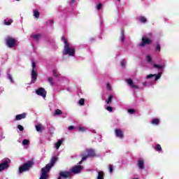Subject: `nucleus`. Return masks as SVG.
Listing matches in <instances>:
<instances>
[{
	"mask_svg": "<svg viewBox=\"0 0 179 179\" xmlns=\"http://www.w3.org/2000/svg\"><path fill=\"white\" fill-rule=\"evenodd\" d=\"M78 130L80 131V132H85L86 131V127H79Z\"/></svg>",
	"mask_w": 179,
	"mask_h": 179,
	"instance_id": "nucleus-41",
	"label": "nucleus"
},
{
	"mask_svg": "<svg viewBox=\"0 0 179 179\" xmlns=\"http://www.w3.org/2000/svg\"><path fill=\"white\" fill-rule=\"evenodd\" d=\"M153 66H154V68H157V69H162V68H164V66H166L154 64Z\"/></svg>",
	"mask_w": 179,
	"mask_h": 179,
	"instance_id": "nucleus-25",
	"label": "nucleus"
},
{
	"mask_svg": "<svg viewBox=\"0 0 179 179\" xmlns=\"http://www.w3.org/2000/svg\"><path fill=\"white\" fill-rule=\"evenodd\" d=\"M80 157H82V162H85V160L89 157L88 155H85L83 154H80Z\"/></svg>",
	"mask_w": 179,
	"mask_h": 179,
	"instance_id": "nucleus-34",
	"label": "nucleus"
},
{
	"mask_svg": "<svg viewBox=\"0 0 179 179\" xmlns=\"http://www.w3.org/2000/svg\"><path fill=\"white\" fill-rule=\"evenodd\" d=\"M52 73L53 76H55V78H58V72L57 71V70H53Z\"/></svg>",
	"mask_w": 179,
	"mask_h": 179,
	"instance_id": "nucleus-39",
	"label": "nucleus"
},
{
	"mask_svg": "<svg viewBox=\"0 0 179 179\" xmlns=\"http://www.w3.org/2000/svg\"><path fill=\"white\" fill-rule=\"evenodd\" d=\"M127 85H130L133 89H139V86L134 85V81L131 78L126 80Z\"/></svg>",
	"mask_w": 179,
	"mask_h": 179,
	"instance_id": "nucleus-14",
	"label": "nucleus"
},
{
	"mask_svg": "<svg viewBox=\"0 0 179 179\" xmlns=\"http://www.w3.org/2000/svg\"><path fill=\"white\" fill-rule=\"evenodd\" d=\"M138 165L139 169H141V170H143V169H145V162H143V159L142 158L138 159Z\"/></svg>",
	"mask_w": 179,
	"mask_h": 179,
	"instance_id": "nucleus-16",
	"label": "nucleus"
},
{
	"mask_svg": "<svg viewBox=\"0 0 179 179\" xmlns=\"http://www.w3.org/2000/svg\"><path fill=\"white\" fill-rule=\"evenodd\" d=\"M126 64H127V61H125V59L122 60L121 62V66H125Z\"/></svg>",
	"mask_w": 179,
	"mask_h": 179,
	"instance_id": "nucleus-46",
	"label": "nucleus"
},
{
	"mask_svg": "<svg viewBox=\"0 0 179 179\" xmlns=\"http://www.w3.org/2000/svg\"><path fill=\"white\" fill-rule=\"evenodd\" d=\"M29 144H30V141H29V140H27V139H24V140L22 141V145H23L24 146H26V145H29Z\"/></svg>",
	"mask_w": 179,
	"mask_h": 179,
	"instance_id": "nucleus-31",
	"label": "nucleus"
},
{
	"mask_svg": "<svg viewBox=\"0 0 179 179\" xmlns=\"http://www.w3.org/2000/svg\"><path fill=\"white\" fill-rule=\"evenodd\" d=\"M53 165L49 163L46 164L45 167L42 168L40 179H47V177H48V175H47V173L50 171V170L51 169V167Z\"/></svg>",
	"mask_w": 179,
	"mask_h": 179,
	"instance_id": "nucleus-3",
	"label": "nucleus"
},
{
	"mask_svg": "<svg viewBox=\"0 0 179 179\" xmlns=\"http://www.w3.org/2000/svg\"><path fill=\"white\" fill-rule=\"evenodd\" d=\"M33 164H34L33 161H28L19 168V173H24V171H29L33 167Z\"/></svg>",
	"mask_w": 179,
	"mask_h": 179,
	"instance_id": "nucleus-2",
	"label": "nucleus"
},
{
	"mask_svg": "<svg viewBox=\"0 0 179 179\" xmlns=\"http://www.w3.org/2000/svg\"><path fill=\"white\" fill-rule=\"evenodd\" d=\"M13 22V20H8V21L4 20V24H6V26H10V24H12Z\"/></svg>",
	"mask_w": 179,
	"mask_h": 179,
	"instance_id": "nucleus-28",
	"label": "nucleus"
},
{
	"mask_svg": "<svg viewBox=\"0 0 179 179\" xmlns=\"http://www.w3.org/2000/svg\"><path fill=\"white\" fill-rule=\"evenodd\" d=\"M48 82H49L50 86H54L55 85L54 78H52V77H48Z\"/></svg>",
	"mask_w": 179,
	"mask_h": 179,
	"instance_id": "nucleus-20",
	"label": "nucleus"
},
{
	"mask_svg": "<svg viewBox=\"0 0 179 179\" xmlns=\"http://www.w3.org/2000/svg\"><path fill=\"white\" fill-rule=\"evenodd\" d=\"M97 179H104V172L103 171H98Z\"/></svg>",
	"mask_w": 179,
	"mask_h": 179,
	"instance_id": "nucleus-17",
	"label": "nucleus"
},
{
	"mask_svg": "<svg viewBox=\"0 0 179 179\" xmlns=\"http://www.w3.org/2000/svg\"><path fill=\"white\" fill-rule=\"evenodd\" d=\"M113 165H109V172L113 173Z\"/></svg>",
	"mask_w": 179,
	"mask_h": 179,
	"instance_id": "nucleus-47",
	"label": "nucleus"
},
{
	"mask_svg": "<svg viewBox=\"0 0 179 179\" xmlns=\"http://www.w3.org/2000/svg\"><path fill=\"white\" fill-rule=\"evenodd\" d=\"M73 176V174L69 171H61L57 179H71Z\"/></svg>",
	"mask_w": 179,
	"mask_h": 179,
	"instance_id": "nucleus-4",
	"label": "nucleus"
},
{
	"mask_svg": "<svg viewBox=\"0 0 179 179\" xmlns=\"http://www.w3.org/2000/svg\"><path fill=\"white\" fill-rule=\"evenodd\" d=\"M10 160L7 159V161H4L0 164V171H3V170H6L9 167V163Z\"/></svg>",
	"mask_w": 179,
	"mask_h": 179,
	"instance_id": "nucleus-9",
	"label": "nucleus"
},
{
	"mask_svg": "<svg viewBox=\"0 0 179 179\" xmlns=\"http://www.w3.org/2000/svg\"><path fill=\"white\" fill-rule=\"evenodd\" d=\"M86 152L87 153V156L88 157H96V151L92 148H88L86 150Z\"/></svg>",
	"mask_w": 179,
	"mask_h": 179,
	"instance_id": "nucleus-12",
	"label": "nucleus"
},
{
	"mask_svg": "<svg viewBox=\"0 0 179 179\" xmlns=\"http://www.w3.org/2000/svg\"><path fill=\"white\" fill-rule=\"evenodd\" d=\"M113 97H114V96H113V95H110V96H108V100L106 101L107 104H110V103H111V101H113Z\"/></svg>",
	"mask_w": 179,
	"mask_h": 179,
	"instance_id": "nucleus-32",
	"label": "nucleus"
},
{
	"mask_svg": "<svg viewBox=\"0 0 179 179\" xmlns=\"http://www.w3.org/2000/svg\"><path fill=\"white\" fill-rule=\"evenodd\" d=\"M106 110L107 111H109V113L113 112V108L111 106H107Z\"/></svg>",
	"mask_w": 179,
	"mask_h": 179,
	"instance_id": "nucleus-42",
	"label": "nucleus"
},
{
	"mask_svg": "<svg viewBox=\"0 0 179 179\" xmlns=\"http://www.w3.org/2000/svg\"><path fill=\"white\" fill-rule=\"evenodd\" d=\"M6 44L8 48H13L16 45V39L12 38L11 36H8L6 39Z\"/></svg>",
	"mask_w": 179,
	"mask_h": 179,
	"instance_id": "nucleus-5",
	"label": "nucleus"
},
{
	"mask_svg": "<svg viewBox=\"0 0 179 179\" xmlns=\"http://www.w3.org/2000/svg\"><path fill=\"white\" fill-rule=\"evenodd\" d=\"M118 1V2H121V0H117Z\"/></svg>",
	"mask_w": 179,
	"mask_h": 179,
	"instance_id": "nucleus-53",
	"label": "nucleus"
},
{
	"mask_svg": "<svg viewBox=\"0 0 179 179\" xmlns=\"http://www.w3.org/2000/svg\"><path fill=\"white\" fill-rule=\"evenodd\" d=\"M17 127L18 128L19 131H20L21 132H23L24 131V127H23V126L20 124H18Z\"/></svg>",
	"mask_w": 179,
	"mask_h": 179,
	"instance_id": "nucleus-36",
	"label": "nucleus"
},
{
	"mask_svg": "<svg viewBox=\"0 0 179 179\" xmlns=\"http://www.w3.org/2000/svg\"><path fill=\"white\" fill-rule=\"evenodd\" d=\"M72 129H75V127H73V126H69V131H72Z\"/></svg>",
	"mask_w": 179,
	"mask_h": 179,
	"instance_id": "nucleus-49",
	"label": "nucleus"
},
{
	"mask_svg": "<svg viewBox=\"0 0 179 179\" xmlns=\"http://www.w3.org/2000/svg\"><path fill=\"white\" fill-rule=\"evenodd\" d=\"M143 86H147V83L146 82L143 83Z\"/></svg>",
	"mask_w": 179,
	"mask_h": 179,
	"instance_id": "nucleus-52",
	"label": "nucleus"
},
{
	"mask_svg": "<svg viewBox=\"0 0 179 179\" xmlns=\"http://www.w3.org/2000/svg\"><path fill=\"white\" fill-rule=\"evenodd\" d=\"M34 16L36 18L38 19L40 17V13L37 10H34Z\"/></svg>",
	"mask_w": 179,
	"mask_h": 179,
	"instance_id": "nucleus-23",
	"label": "nucleus"
},
{
	"mask_svg": "<svg viewBox=\"0 0 179 179\" xmlns=\"http://www.w3.org/2000/svg\"><path fill=\"white\" fill-rule=\"evenodd\" d=\"M96 9L97 10H101V9H103V4L99 3L98 5H96Z\"/></svg>",
	"mask_w": 179,
	"mask_h": 179,
	"instance_id": "nucleus-35",
	"label": "nucleus"
},
{
	"mask_svg": "<svg viewBox=\"0 0 179 179\" xmlns=\"http://www.w3.org/2000/svg\"><path fill=\"white\" fill-rule=\"evenodd\" d=\"M37 132H41L43 131V124H39L35 126Z\"/></svg>",
	"mask_w": 179,
	"mask_h": 179,
	"instance_id": "nucleus-19",
	"label": "nucleus"
},
{
	"mask_svg": "<svg viewBox=\"0 0 179 179\" xmlns=\"http://www.w3.org/2000/svg\"><path fill=\"white\" fill-rule=\"evenodd\" d=\"M106 88H107L108 90H111V85H110V84L108 83V84L106 85Z\"/></svg>",
	"mask_w": 179,
	"mask_h": 179,
	"instance_id": "nucleus-48",
	"label": "nucleus"
},
{
	"mask_svg": "<svg viewBox=\"0 0 179 179\" xmlns=\"http://www.w3.org/2000/svg\"><path fill=\"white\" fill-rule=\"evenodd\" d=\"M58 160V158L57 157H52L50 159V164L52 166H54L55 164V163H57V161Z\"/></svg>",
	"mask_w": 179,
	"mask_h": 179,
	"instance_id": "nucleus-18",
	"label": "nucleus"
},
{
	"mask_svg": "<svg viewBox=\"0 0 179 179\" xmlns=\"http://www.w3.org/2000/svg\"><path fill=\"white\" fill-rule=\"evenodd\" d=\"M115 136L117 138H120V139H122V138H124V131H122L121 129H115Z\"/></svg>",
	"mask_w": 179,
	"mask_h": 179,
	"instance_id": "nucleus-11",
	"label": "nucleus"
},
{
	"mask_svg": "<svg viewBox=\"0 0 179 179\" xmlns=\"http://www.w3.org/2000/svg\"><path fill=\"white\" fill-rule=\"evenodd\" d=\"M8 78L9 79V80H10V82H12V83H13V79L12 78V75L8 74Z\"/></svg>",
	"mask_w": 179,
	"mask_h": 179,
	"instance_id": "nucleus-44",
	"label": "nucleus"
},
{
	"mask_svg": "<svg viewBox=\"0 0 179 179\" xmlns=\"http://www.w3.org/2000/svg\"><path fill=\"white\" fill-rule=\"evenodd\" d=\"M139 20L141 22V23H146V22H148V20L146 19V17L143 16H141L139 18Z\"/></svg>",
	"mask_w": 179,
	"mask_h": 179,
	"instance_id": "nucleus-27",
	"label": "nucleus"
},
{
	"mask_svg": "<svg viewBox=\"0 0 179 179\" xmlns=\"http://www.w3.org/2000/svg\"><path fill=\"white\" fill-rule=\"evenodd\" d=\"M33 38H34L35 40H36V41H38L40 37H41V34H35V35H32Z\"/></svg>",
	"mask_w": 179,
	"mask_h": 179,
	"instance_id": "nucleus-30",
	"label": "nucleus"
},
{
	"mask_svg": "<svg viewBox=\"0 0 179 179\" xmlns=\"http://www.w3.org/2000/svg\"><path fill=\"white\" fill-rule=\"evenodd\" d=\"M161 48H160V44H157L156 48H155V51L160 52Z\"/></svg>",
	"mask_w": 179,
	"mask_h": 179,
	"instance_id": "nucleus-40",
	"label": "nucleus"
},
{
	"mask_svg": "<svg viewBox=\"0 0 179 179\" xmlns=\"http://www.w3.org/2000/svg\"><path fill=\"white\" fill-rule=\"evenodd\" d=\"M155 150L156 152H162V145H160V144H157L155 145Z\"/></svg>",
	"mask_w": 179,
	"mask_h": 179,
	"instance_id": "nucleus-26",
	"label": "nucleus"
},
{
	"mask_svg": "<svg viewBox=\"0 0 179 179\" xmlns=\"http://www.w3.org/2000/svg\"><path fill=\"white\" fill-rule=\"evenodd\" d=\"M127 111L129 114H135V113H136V110H135V109H128Z\"/></svg>",
	"mask_w": 179,
	"mask_h": 179,
	"instance_id": "nucleus-37",
	"label": "nucleus"
},
{
	"mask_svg": "<svg viewBox=\"0 0 179 179\" xmlns=\"http://www.w3.org/2000/svg\"><path fill=\"white\" fill-rule=\"evenodd\" d=\"M147 61L148 62H152V57L150 55H147Z\"/></svg>",
	"mask_w": 179,
	"mask_h": 179,
	"instance_id": "nucleus-43",
	"label": "nucleus"
},
{
	"mask_svg": "<svg viewBox=\"0 0 179 179\" xmlns=\"http://www.w3.org/2000/svg\"><path fill=\"white\" fill-rule=\"evenodd\" d=\"M152 125H159V124H160V120L157 118H155L152 120Z\"/></svg>",
	"mask_w": 179,
	"mask_h": 179,
	"instance_id": "nucleus-21",
	"label": "nucleus"
},
{
	"mask_svg": "<svg viewBox=\"0 0 179 179\" xmlns=\"http://www.w3.org/2000/svg\"><path fill=\"white\" fill-rule=\"evenodd\" d=\"M82 163H83V161H82V159H81V161L80 162H78V166H80V164H82Z\"/></svg>",
	"mask_w": 179,
	"mask_h": 179,
	"instance_id": "nucleus-50",
	"label": "nucleus"
},
{
	"mask_svg": "<svg viewBox=\"0 0 179 179\" xmlns=\"http://www.w3.org/2000/svg\"><path fill=\"white\" fill-rule=\"evenodd\" d=\"M32 71H36V62H32Z\"/></svg>",
	"mask_w": 179,
	"mask_h": 179,
	"instance_id": "nucleus-45",
	"label": "nucleus"
},
{
	"mask_svg": "<svg viewBox=\"0 0 179 179\" xmlns=\"http://www.w3.org/2000/svg\"><path fill=\"white\" fill-rule=\"evenodd\" d=\"M36 80H37V73L36 70L31 71V83H36Z\"/></svg>",
	"mask_w": 179,
	"mask_h": 179,
	"instance_id": "nucleus-15",
	"label": "nucleus"
},
{
	"mask_svg": "<svg viewBox=\"0 0 179 179\" xmlns=\"http://www.w3.org/2000/svg\"><path fill=\"white\" fill-rule=\"evenodd\" d=\"M79 106H85V99L82 98L78 101Z\"/></svg>",
	"mask_w": 179,
	"mask_h": 179,
	"instance_id": "nucleus-33",
	"label": "nucleus"
},
{
	"mask_svg": "<svg viewBox=\"0 0 179 179\" xmlns=\"http://www.w3.org/2000/svg\"><path fill=\"white\" fill-rule=\"evenodd\" d=\"M71 3H74L75 2H76V0H71Z\"/></svg>",
	"mask_w": 179,
	"mask_h": 179,
	"instance_id": "nucleus-51",
	"label": "nucleus"
},
{
	"mask_svg": "<svg viewBox=\"0 0 179 179\" xmlns=\"http://www.w3.org/2000/svg\"><path fill=\"white\" fill-rule=\"evenodd\" d=\"M62 41H64V45H66V44H69L68 43V41H66V38H65V36H62Z\"/></svg>",
	"mask_w": 179,
	"mask_h": 179,
	"instance_id": "nucleus-38",
	"label": "nucleus"
},
{
	"mask_svg": "<svg viewBox=\"0 0 179 179\" xmlns=\"http://www.w3.org/2000/svg\"><path fill=\"white\" fill-rule=\"evenodd\" d=\"M16 1H20V0H16Z\"/></svg>",
	"mask_w": 179,
	"mask_h": 179,
	"instance_id": "nucleus-54",
	"label": "nucleus"
},
{
	"mask_svg": "<svg viewBox=\"0 0 179 179\" xmlns=\"http://www.w3.org/2000/svg\"><path fill=\"white\" fill-rule=\"evenodd\" d=\"M82 170H83V166L82 165H76L71 168L70 173H71V174H79Z\"/></svg>",
	"mask_w": 179,
	"mask_h": 179,
	"instance_id": "nucleus-6",
	"label": "nucleus"
},
{
	"mask_svg": "<svg viewBox=\"0 0 179 179\" xmlns=\"http://www.w3.org/2000/svg\"><path fill=\"white\" fill-rule=\"evenodd\" d=\"M162 75H163V73L159 72L158 73V74H149L146 76L147 79H151V78H155V80H159V79H160V78H162Z\"/></svg>",
	"mask_w": 179,
	"mask_h": 179,
	"instance_id": "nucleus-10",
	"label": "nucleus"
},
{
	"mask_svg": "<svg viewBox=\"0 0 179 179\" xmlns=\"http://www.w3.org/2000/svg\"><path fill=\"white\" fill-rule=\"evenodd\" d=\"M120 40L122 43H124V41H125V35L124 34V31H121V34H120Z\"/></svg>",
	"mask_w": 179,
	"mask_h": 179,
	"instance_id": "nucleus-24",
	"label": "nucleus"
},
{
	"mask_svg": "<svg viewBox=\"0 0 179 179\" xmlns=\"http://www.w3.org/2000/svg\"><path fill=\"white\" fill-rule=\"evenodd\" d=\"M27 116V113H23L22 114H19V115H17L15 116V121H20V120H24V118H26V117Z\"/></svg>",
	"mask_w": 179,
	"mask_h": 179,
	"instance_id": "nucleus-13",
	"label": "nucleus"
},
{
	"mask_svg": "<svg viewBox=\"0 0 179 179\" xmlns=\"http://www.w3.org/2000/svg\"><path fill=\"white\" fill-rule=\"evenodd\" d=\"M142 43L139 44L140 47H145V45H149V44H152V40L149 38H142Z\"/></svg>",
	"mask_w": 179,
	"mask_h": 179,
	"instance_id": "nucleus-7",
	"label": "nucleus"
},
{
	"mask_svg": "<svg viewBox=\"0 0 179 179\" xmlns=\"http://www.w3.org/2000/svg\"><path fill=\"white\" fill-rule=\"evenodd\" d=\"M62 114V110L59 109H57L54 113V115H61Z\"/></svg>",
	"mask_w": 179,
	"mask_h": 179,
	"instance_id": "nucleus-29",
	"label": "nucleus"
},
{
	"mask_svg": "<svg viewBox=\"0 0 179 179\" xmlns=\"http://www.w3.org/2000/svg\"><path fill=\"white\" fill-rule=\"evenodd\" d=\"M62 145V140H59L58 142L55 143L56 149H59L60 146Z\"/></svg>",
	"mask_w": 179,
	"mask_h": 179,
	"instance_id": "nucleus-22",
	"label": "nucleus"
},
{
	"mask_svg": "<svg viewBox=\"0 0 179 179\" xmlns=\"http://www.w3.org/2000/svg\"><path fill=\"white\" fill-rule=\"evenodd\" d=\"M75 48H71L69 46V43L64 45V48L63 50L64 55H69V57H75Z\"/></svg>",
	"mask_w": 179,
	"mask_h": 179,
	"instance_id": "nucleus-1",
	"label": "nucleus"
},
{
	"mask_svg": "<svg viewBox=\"0 0 179 179\" xmlns=\"http://www.w3.org/2000/svg\"><path fill=\"white\" fill-rule=\"evenodd\" d=\"M36 93L38 94V96H41L44 98H45L47 96V91H45V89L43 87H40L39 89L36 90Z\"/></svg>",
	"mask_w": 179,
	"mask_h": 179,
	"instance_id": "nucleus-8",
	"label": "nucleus"
}]
</instances>
